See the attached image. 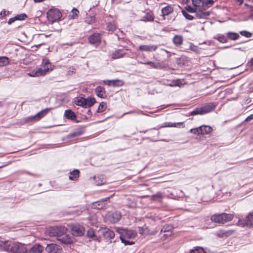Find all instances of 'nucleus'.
Wrapping results in <instances>:
<instances>
[{
	"mask_svg": "<svg viewBox=\"0 0 253 253\" xmlns=\"http://www.w3.org/2000/svg\"><path fill=\"white\" fill-rule=\"evenodd\" d=\"M248 66L250 68L253 70V58L251 59V60L248 63Z\"/></svg>",
	"mask_w": 253,
	"mask_h": 253,
	"instance_id": "obj_54",
	"label": "nucleus"
},
{
	"mask_svg": "<svg viewBox=\"0 0 253 253\" xmlns=\"http://www.w3.org/2000/svg\"><path fill=\"white\" fill-rule=\"evenodd\" d=\"M107 108V104L106 103L102 102L100 103L98 106L97 112L101 113L106 110Z\"/></svg>",
	"mask_w": 253,
	"mask_h": 253,
	"instance_id": "obj_28",
	"label": "nucleus"
},
{
	"mask_svg": "<svg viewBox=\"0 0 253 253\" xmlns=\"http://www.w3.org/2000/svg\"><path fill=\"white\" fill-rule=\"evenodd\" d=\"M101 232L103 237L106 239H111L115 237V233L109 229L104 228L101 230Z\"/></svg>",
	"mask_w": 253,
	"mask_h": 253,
	"instance_id": "obj_12",
	"label": "nucleus"
},
{
	"mask_svg": "<svg viewBox=\"0 0 253 253\" xmlns=\"http://www.w3.org/2000/svg\"><path fill=\"white\" fill-rule=\"evenodd\" d=\"M6 15V11L3 10L2 11H1L0 12V15L1 16H5Z\"/></svg>",
	"mask_w": 253,
	"mask_h": 253,
	"instance_id": "obj_58",
	"label": "nucleus"
},
{
	"mask_svg": "<svg viewBox=\"0 0 253 253\" xmlns=\"http://www.w3.org/2000/svg\"><path fill=\"white\" fill-rule=\"evenodd\" d=\"M112 215L113 217H116V218L113 221L114 222L118 221L121 218V215L117 212L113 213Z\"/></svg>",
	"mask_w": 253,
	"mask_h": 253,
	"instance_id": "obj_49",
	"label": "nucleus"
},
{
	"mask_svg": "<svg viewBox=\"0 0 253 253\" xmlns=\"http://www.w3.org/2000/svg\"><path fill=\"white\" fill-rule=\"evenodd\" d=\"M253 119V114L249 116L245 120V122H250Z\"/></svg>",
	"mask_w": 253,
	"mask_h": 253,
	"instance_id": "obj_55",
	"label": "nucleus"
},
{
	"mask_svg": "<svg viewBox=\"0 0 253 253\" xmlns=\"http://www.w3.org/2000/svg\"><path fill=\"white\" fill-rule=\"evenodd\" d=\"M173 11V8L171 5H168L164 7L162 9V13L163 16L168 15L171 13Z\"/></svg>",
	"mask_w": 253,
	"mask_h": 253,
	"instance_id": "obj_21",
	"label": "nucleus"
},
{
	"mask_svg": "<svg viewBox=\"0 0 253 253\" xmlns=\"http://www.w3.org/2000/svg\"><path fill=\"white\" fill-rule=\"evenodd\" d=\"M101 41L100 35L94 33L88 37V41L91 44L97 46L99 45Z\"/></svg>",
	"mask_w": 253,
	"mask_h": 253,
	"instance_id": "obj_11",
	"label": "nucleus"
},
{
	"mask_svg": "<svg viewBox=\"0 0 253 253\" xmlns=\"http://www.w3.org/2000/svg\"><path fill=\"white\" fill-rule=\"evenodd\" d=\"M95 103L94 98L88 97L84 98V108H88L93 105Z\"/></svg>",
	"mask_w": 253,
	"mask_h": 253,
	"instance_id": "obj_20",
	"label": "nucleus"
},
{
	"mask_svg": "<svg viewBox=\"0 0 253 253\" xmlns=\"http://www.w3.org/2000/svg\"><path fill=\"white\" fill-rule=\"evenodd\" d=\"M190 131L194 134H202V127L199 126L196 128H192L190 130Z\"/></svg>",
	"mask_w": 253,
	"mask_h": 253,
	"instance_id": "obj_33",
	"label": "nucleus"
},
{
	"mask_svg": "<svg viewBox=\"0 0 253 253\" xmlns=\"http://www.w3.org/2000/svg\"><path fill=\"white\" fill-rule=\"evenodd\" d=\"M46 15L48 20L52 23L60 20L62 17V13L58 9L56 8L49 9Z\"/></svg>",
	"mask_w": 253,
	"mask_h": 253,
	"instance_id": "obj_6",
	"label": "nucleus"
},
{
	"mask_svg": "<svg viewBox=\"0 0 253 253\" xmlns=\"http://www.w3.org/2000/svg\"><path fill=\"white\" fill-rule=\"evenodd\" d=\"M66 231L67 229L64 226H54L47 229L46 233L50 237H57L59 241L67 244L69 243V240L65 235Z\"/></svg>",
	"mask_w": 253,
	"mask_h": 253,
	"instance_id": "obj_1",
	"label": "nucleus"
},
{
	"mask_svg": "<svg viewBox=\"0 0 253 253\" xmlns=\"http://www.w3.org/2000/svg\"><path fill=\"white\" fill-rule=\"evenodd\" d=\"M107 30L110 32H113L116 29V25L115 22H109L107 26Z\"/></svg>",
	"mask_w": 253,
	"mask_h": 253,
	"instance_id": "obj_32",
	"label": "nucleus"
},
{
	"mask_svg": "<svg viewBox=\"0 0 253 253\" xmlns=\"http://www.w3.org/2000/svg\"><path fill=\"white\" fill-rule=\"evenodd\" d=\"M16 20H22L27 18V15L25 14H21L17 15L15 16Z\"/></svg>",
	"mask_w": 253,
	"mask_h": 253,
	"instance_id": "obj_44",
	"label": "nucleus"
},
{
	"mask_svg": "<svg viewBox=\"0 0 253 253\" xmlns=\"http://www.w3.org/2000/svg\"><path fill=\"white\" fill-rule=\"evenodd\" d=\"M105 207L104 201H99L92 204V208L97 209H102Z\"/></svg>",
	"mask_w": 253,
	"mask_h": 253,
	"instance_id": "obj_26",
	"label": "nucleus"
},
{
	"mask_svg": "<svg viewBox=\"0 0 253 253\" xmlns=\"http://www.w3.org/2000/svg\"><path fill=\"white\" fill-rule=\"evenodd\" d=\"M15 21H16V19H15V17L11 18L9 19V20L8 21V24L9 25H10Z\"/></svg>",
	"mask_w": 253,
	"mask_h": 253,
	"instance_id": "obj_56",
	"label": "nucleus"
},
{
	"mask_svg": "<svg viewBox=\"0 0 253 253\" xmlns=\"http://www.w3.org/2000/svg\"><path fill=\"white\" fill-rule=\"evenodd\" d=\"M238 224L242 226H251L253 225V212L250 213L245 219H240Z\"/></svg>",
	"mask_w": 253,
	"mask_h": 253,
	"instance_id": "obj_10",
	"label": "nucleus"
},
{
	"mask_svg": "<svg viewBox=\"0 0 253 253\" xmlns=\"http://www.w3.org/2000/svg\"><path fill=\"white\" fill-rule=\"evenodd\" d=\"M200 127H202V134H209L212 130V128L208 126H202Z\"/></svg>",
	"mask_w": 253,
	"mask_h": 253,
	"instance_id": "obj_30",
	"label": "nucleus"
},
{
	"mask_svg": "<svg viewBox=\"0 0 253 253\" xmlns=\"http://www.w3.org/2000/svg\"><path fill=\"white\" fill-rule=\"evenodd\" d=\"M183 41V38L181 35H175L172 39V42L173 44L177 47L182 45Z\"/></svg>",
	"mask_w": 253,
	"mask_h": 253,
	"instance_id": "obj_16",
	"label": "nucleus"
},
{
	"mask_svg": "<svg viewBox=\"0 0 253 253\" xmlns=\"http://www.w3.org/2000/svg\"><path fill=\"white\" fill-rule=\"evenodd\" d=\"M240 33L242 36H245L247 38H250L252 36V34L246 31H241Z\"/></svg>",
	"mask_w": 253,
	"mask_h": 253,
	"instance_id": "obj_47",
	"label": "nucleus"
},
{
	"mask_svg": "<svg viewBox=\"0 0 253 253\" xmlns=\"http://www.w3.org/2000/svg\"><path fill=\"white\" fill-rule=\"evenodd\" d=\"M213 109L214 107L211 105H207L193 110L191 112V115H203L211 112Z\"/></svg>",
	"mask_w": 253,
	"mask_h": 253,
	"instance_id": "obj_7",
	"label": "nucleus"
},
{
	"mask_svg": "<svg viewBox=\"0 0 253 253\" xmlns=\"http://www.w3.org/2000/svg\"><path fill=\"white\" fill-rule=\"evenodd\" d=\"M233 216L231 214L222 213L221 214H215L211 216V220L217 223L224 224L226 222L231 221Z\"/></svg>",
	"mask_w": 253,
	"mask_h": 253,
	"instance_id": "obj_4",
	"label": "nucleus"
},
{
	"mask_svg": "<svg viewBox=\"0 0 253 253\" xmlns=\"http://www.w3.org/2000/svg\"><path fill=\"white\" fill-rule=\"evenodd\" d=\"M74 102L77 105L81 106L84 108V98H77L75 100Z\"/></svg>",
	"mask_w": 253,
	"mask_h": 253,
	"instance_id": "obj_34",
	"label": "nucleus"
},
{
	"mask_svg": "<svg viewBox=\"0 0 253 253\" xmlns=\"http://www.w3.org/2000/svg\"><path fill=\"white\" fill-rule=\"evenodd\" d=\"M9 63L8 58L6 56L0 57V67L7 65Z\"/></svg>",
	"mask_w": 253,
	"mask_h": 253,
	"instance_id": "obj_25",
	"label": "nucleus"
},
{
	"mask_svg": "<svg viewBox=\"0 0 253 253\" xmlns=\"http://www.w3.org/2000/svg\"><path fill=\"white\" fill-rule=\"evenodd\" d=\"M192 1L195 7H204L202 0H192Z\"/></svg>",
	"mask_w": 253,
	"mask_h": 253,
	"instance_id": "obj_37",
	"label": "nucleus"
},
{
	"mask_svg": "<svg viewBox=\"0 0 253 253\" xmlns=\"http://www.w3.org/2000/svg\"><path fill=\"white\" fill-rule=\"evenodd\" d=\"M5 250L12 253H25L27 252V249L22 244L19 243H11L5 245Z\"/></svg>",
	"mask_w": 253,
	"mask_h": 253,
	"instance_id": "obj_5",
	"label": "nucleus"
},
{
	"mask_svg": "<svg viewBox=\"0 0 253 253\" xmlns=\"http://www.w3.org/2000/svg\"><path fill=\"white\" fill-rule=\"evenodd\" d=\"M44 248L40 245L37 244L32 247L29 250L27 249V253H42Z\"/></svg>",
	"mask_w": 253,
	"mask_h": 253,
	"instance_id": "obj_15",
	"label": "nucleus"
},
{
	"mask_svg": "<svg viewBox=\"0 0 253 253\" xmlns=\"http://www.w3.org/2000/svg\"><path fill=\"white\" fill-rule=\"evenodd\" d=\"M107 199H109V198H106L105 199H104V201H106Z\"/></svg>",
	"mask_w": 253,
	"mask_h": 253,
	"instance_id": "obj_63",
	"label": "nucleus"
},
{
	"mask_svg": "<svg viewBox=\"0 0 253 253\" xmlns=\"http://www.w3.org/2000/svg\"><path fill=\"white\" fill-rule=\"evenodd\" d=\"M44 0H34L35 2H40L44 1Z\"/></svg>",
	"mask_w": 253,
	"mask_h": 253,
	"instance_id": "obj_60",
	"label": "nucleus"
},
{
	"mask_svg": "<svg viewBox=\"0 0 253 253\" xmlns=\"http://www.w3.org/2000/svg\"><path fill=\"white\" fill-rule=\"evenodd\" d=\"M84 233V227L80 224H73L71 227V233L74 236H81Z\"/></svg>",
	"mask_w": 253,
	"mask_h": 253,
	"instance_id": "obj_9",
	"label": "nucleus"
},
{
	"mask_svg": "<svg viewBox=\"0 0 253 253\" xmlns=\"http://www.w3.org/2000/svg\"><path fill=\"white\" fill-rule=\"evenodd\" d=\"M204 7L205 6L212 5L214 3L213 0H202Z\"/></svg>",
	"mask_w": 253,
	"mask_h": 253,
	"instance_id": "obj_40",
	"label": "nucleus"
},
{
	"mask_svg": "<svg viewBox=\"0 0 253 253\" xmlns=\"http://www.w3.org/2000/svg\"><path fill=\"white\" fill-rule=\"evenodd\" d=\"M86 235L89 238H93L94 240H96L97 239L94 235V230L91 228H90L87 230V233H86Z\"/></svg>",
	"mask_w": 253,
	"mask_h": 253,
	"instance_id": "obj_36",
	"label": "nucleus"
},
{
	"mask_svg": "<svg viewBox=\"0 0 253 253\" xmlns=\"http://www.w3.org/2000/svg\"><path fill=\"white\" fill-rule=\"evenodd\" d=\"M231 234L230 231L220 230L217 232V235L219 237H223L224 236H227Z\"/></svg>",
	"mask_w": 253,
	"mask_h": 253,
	"instance_id": "obj_35",
	"label": "nucleus"
},
{
	"mask_svg": "<svg viewBox=\"0 0 253 253\" xmlns=\"http://www.w3.org/2000/svg\"><path fill=\"white\" fill-rule=\"evenodd\" d=\"M65 116L67 119L74 120L76 118L75 114L71 110H66L65 112Z\"/></svg>",
	"mask_w": 253,
	"mask_h": 253,
	"instance_id": "obj_23",
	"label": "nucleus"
},
{
	"mask_svg": "<svg viewBox=\"0 0 253 253\" xmlns=\"http://www.w3.org/2000/svg\"><path fill=\"white\" fill-rule=\"evenodd\" d=\"M126 55V52L122 49L115 50L112 54L111 58L113 59H117L123 57Z\"/></svg>",
	"mask_w": 253,
	"mask_h": 253,
	"instance_id": "obj_14",
	"label": "nucleus"
},
{
	"mask_svg": "<svg viewBox=\"0 0 253 253\" xmlns=\"http://www.w3.org/2000/svg\"><path fill=\"white\" fill-rule=\"evenodd\" d=\"M96 19L94 15H89L86 16L85 19V22L89 24L94 23L95 22Z\"/></svg>",
	"mask_w": 253,
	"mask_h": 253,
	"instance_id": "obj_31",
	"label": "nucleus"
},
{
	"mask_svg": "<svg viewBox=\"0 0 253 253\" xmlns=\"http://www.w3.org/2000/svg\"><path fill=\"white\" fill-rule=\"evenodd\" d=\"M185 58L183 57L176 59V62L177 64H183Z\"/></svg>",
	"mask_w": 253,
	"mask_h": 253,
	"instance_id": "obj_51",
	"label": "nucleus"
},
{
	"mask_svg": "<svg viewBox=\"0 0 253 253\" xmlns=\"http://www.w3.org/2000/svg\"><path fill=\"white\" fill-rule=\"evenodd\" d=\"M162 197V194L158 193L156 195L152 196V198L153 200H156L157 199H160Z\"/></svg>",
	"mask_w": 253,
	"mask_h": 253,
	"instance_id": "obj_52",
	"label": "nucleus"
},
{
	"mask_svg": "<svg viewBox=\"0 0 253 253\" xmlns=\"http://www.w3.org/2000/svg\"><path fill=\"white\" fill-rule=\"evenodd\" d=\"M217 39L222 43H225L227 41V38L224 35L219 36Z\"/></svg>",
	"mask_w": 253,
	"mask_h": 253,
	"instance_id": "obj_45",
	"label": "nucleus"
},
{
	"mask_svg": "<svg viewBox=\"0 0 253 253\" xmlns=\"http://www.w3.org/2000/svg\"><path fill=\"white\" fill-rule=\"evenodd\" d=\"M115 81H110V80L104 81V83L105 84H107L109 85H110L111 84V83H112L113 84H115Z\"/></svg>",
	"mask_w": 253,
	"mask_h": 253,
	"instance_id": "obj_57",
	"label": "nucleus"
},
{
	"mask_svg": "<svg viewBox=\"0 0 253 253\" xmlns=\"http://www.w3.org/2000/svg\"><path fill=\"white\" fill-rule=\"evenodd\" d=\"M168 126H172V125H171V126L169 125Z\"/></svg>",
	"mask_w": 253,
	"mask_h": 253,
	"instance_id": "obj_62",
	"label": "nucleus"
},
{
	"mask_svg": "<svg viewBox=\"0 0 253 253\" xmlns=\"http://www.w3.org/2000/svg\"><path fill=\"white\" fill-rule=\"evenodd\" d=\"M72 13H73V15H72V18L74 19L77 16L78 13H79V11L76 8H74L72 9Z\"/></svg>",
	"mask_w": 253,
	"mask_h": 253,
	"instance_id": "obj_50",
	"label": "nucleus"
},
{
	"mask_svg": "<svg viewBox=\"0 0 253 253\" xmlns=\"http://www.w3.org/2000/svg\"><path fill=\"white\" fill-rule=\"evenodd\" d=\"M158 45H141L139 47V50L141 51L152 52L156 50Z\"/></svg>",
	"mask_w": 253,
	"mask_h": 253,
	"instance_id": "obj_13",
	"label": "nucleus"
},
{
	"mask_svg": "<svg viewBox=\"0 0 253 253\" xmlns=\"http://www.w3.org/2000/svg\"><path fill=\"white\" fill-rule=\"evenodd\" d=\"M118 232L120 234V239L122 243L126 245H131L133 242H130L126 241L125 239H132L136 237V232L133 230H128L127 229L118 228Z\"/></svg>",
	"mask_w": 253,
	"mask_h": 253,
	"instance_id": "obj_2",
	"label": "nucleus"
},
{
	"mask_svg": "<svg viewBox=\"0 0 253 253\" xmlns=\"http://www.w3.org/2000/svg\"><path fill=\"white\" fill-rule=\"evenodd\" d=\"M49 110V109L46 108L44 110L41 111V112L38 113L34 116H33L32 119H35V120H39L40 119H41L44 116H45L48 112Z\"/></svg>",
	"mask_w": 253,
	"mask_h": 253,
	"instance_id": "obj_18",
	"label": "nucleus"
},
{
	"mask_svg": "<svg viewBox=\"0 0 253 253\" xmlns=\"http://www.w3.org/2000/svg\"><path fill=\"white\" fill-rule=\"evenodd\" d=\"M154 20V16L151 13H147L143 17L142 21H153Z\"/></svg>",
	"mask_w": 253,
	"mask_h": 253,
	"instance_id": "obj_27",
	"label": "nucleus"
},
{
	"mask_svg": "<svg viewBox=\"0 0 253 253\" xmlns=\"http://www.w3.org/2000/svg\"><path fill=\"white\" fill-rule=\"evenodd\" d=\"M171 229H172V226H171L168 225L167 227L164 226L162 229L161 232H167L168 233L167 234H166V235H168V236H169V235H171L170 231H171Z\"/></svg>",
	"mask_w": 253,
	"mask_h": 253,
	"instance_id": "obj_39",
	"label": "nucleus"
},
{
	"mask_svg": "<svg viewBox=\"0 0 253 253\" xmlns=\"http://www.w3.org/2000/svg\"><path fill=\"white\" fill-rule=\"evenodd\" d=\"M195 15L197 18L199 19H206L210 15V12L208 11H202L196 10Z\"/></svg>",
	"mask_w": 253,
	"mask_h": 253,
	"instance_id": "obj_19",
	"label": "nucleus"
},
{
	"mask_svg": "<svg viewBox=\"0 0 253 253\" xmlns=\"http://www.w3.org/2000/svg\"><path fill=\"white\" fill-rule=\"evenodd\" d=\"M75 68H74V67H71L69 69V70L68 71V73H67V74L68 75H72L73 74L75 73Z\"/></svg>",
	"mask_w": 253,
	"mask_h": 253,
	"instance_id": "obj_53",
	"label": "nucleus"
},
{
	"mask_svg": "<svg viewBox=\"0 0 253 253\" xmlns=\"http://www.w3.org/2000/svg\"><path fill=\"white\" fill-rule=\"evenodd\" d=\"M197 7H192L190 5H187L185 7V9L189 12L193 13L196 12L197 10Z\"/></svg>",
	"mask_w": 253,
	"mask_h": 253,
	"instance_id": "obj_41",
	"label": "nucleus"
},
{
	"mask_svg": "<svg viewBox=\"0 0 253 253\" xmlns=\"http://www.w3.org/2000/svg\"><path fill=\"white\" fill-rule=\"evenodd\" d=\"M95 92L96 95L100 98H104L106 96L105 89L102 86H97L95 89Z\"/></svg>",
	"mask_w": 253,
	"mask_h": 253,
	"instance_id": "obj_17",
	"label": "nucleus"
},
{
	"mask_svg": "<svg viewBox=\"0 0 253 253\" xmlns=\"http://www.w3.org/2000/svg\"><path fill=\"white\" fill-rule=\"evenodd\" d=\"M189 49L194 52L198 53L199 51V49L197 46L194 45L192 43H191Z\"/></svg>",
	"mask_w": 253,
	"mask_h": 253,
	"instance_id": "obj_46",
	"label": "nucleus"
},
{
	"mask_svg": "<svg viewBox=\"0 0 253 253\" xmlns=\"http://www.w3.org/2000/svg\"><path fill=\"white\" fill-rule=\"evenodd\" d=\"M182 13L183 14V15H184V16L188 20H192L193 19V16L189 14L188 13H187L185 11H184V10H183L182 11Z\"/></svg>",
	"mask_w": 253,
	"mask_h": 253,
	"instance_id": "obj_48",
	"label": "nucleus"
},
{
	"mask_svg": "<svg viewBox=\"0 0 253 253\" xmlns=\"http://www.w3.org/2000/svg\"><path fill=\"white\" fill-rule=\"evenodd\" d=\"M80 171L78 169H74L72 172H70L69 175V179L72 180H77L79 176Z\"/></svg>",
	"mask_w": 253,
	"mask_h": 253,
	"instance_id": "obj_22",
	"label": "nucleus"
},
{
	"mask_svg": "<svg viewBox=\"0 0 253 253\" xmlns=\"http://www.w3.org/2000/svg\"><path fill=\"white\" fill-rule=\"evenodd\" d=\"M227 36L229 39L231 40H236L239 37L237 33L233 32H228L227 34Z\"/></svg>",
	"mask_w": 253,
	"mask_h": 253,
	"instance_id": "obj_29",
	"label": "nucleus"
},
{
	"mask_svg": "<svg viewBox=\"0 0 253 253\" xmlns=\"http://www.w3.org/2000/svg\"><path fill=\"white\" fill-rule=\"evenodd\" d=\"M139 63L147 65H150L151 67H152L153 68H157L158 67V65H159V64H158L157 65L155 64L153 62H152L151 61H148V62H145V63L139 62Z\"/></svg>",
	"mask_w": 253,
	"mask_h": 253,
	"instance_id": "obj_43",
	"label": "nucleus"
},
{
	"mask_svg": "<svg viewBox=\"0 0 253 253\" xmlns=\"http://www.w3.org/2000/svg\"><path fill=\"white\" fill-rule=\"evenodd\" d=\"M42 64L43 65V69L42 68L38 69L36 71H32L28 75L31 77H38L45 75L49 70L50 64L49 60L46 59L42 60Z\"/></svg>",
	"mask_w": 253,
	"mask_h": 253,
	"instance_id": "obj_3",
	"label": "nucleus"
},
{
	"mask_svg": "<svg viewBox=\"0 0 253 253\" xmlns=\"http://www.w3.org/2000/svg\"><path fill=\"white\" fill-rule=\"evenodd\" d=\"M239 3V4L241 5L243 2V0H236Z\"/></svg>",
	"mask_w": 253,
	"mask_h": 253,
	"instance_id": "obj_59",
	"label": "nucleus"
},
{
	"mask_svg": "<svg viewBox=\"0 0 253 253\" xmlns=\"http://www.w3.org/2000/svg\"><path fill=\"white\" fill-rule=\"evenodd\" d=\"M179 80H173L171 81L170 83L167 84V85L169 86H179Z\"/></svg>",
	"mask_w": 253,
	"mask_h": 253,
	"instance_id": "obj_42",
	"label": "nucleus"
},
{
	"mask_svg": "<svg viewBox=\"0 0 253 253\" xmlns=\"http://www.w3.org/2000/svg\"><path fill=\"white\" fill-rule=\"evenodd\" d=\"M147 131V130H145V131H140V132H143V133H146Z\"/></svg>",
	"mask_w": 253,
	"mask_h": 253,
	"instance_id": "obj_61",
	"label": "nucleus"
},
{
	"mask_svg": "<svg viewBox=\"0 0 253 253\" xmlns=\"http://www.w3.org/2000/svg\"><path fill=\"white\" fill-rule=\"evenodd\" d=\"M139 232L140 234L142 235H147L150 234V230L148 229V227L146 225H144L143 227H139Z\"/></svg>",
	"mask_w": 253,
	"mask_h": 253,
	"instance_id": "obj_24",
	"label": "nucleus"
},
{
	"mask_svg": "<svg viewBox=\"0 0 253 253\" xmlns=\"http://www.w3.org/2000/svg\"><path fill=\"white\" fill-rule=\"evenodd\" d=\"M45 250L47 253H61L62 249L59 245L51 243L47 245Z\"/></svg>",
	"mask_w": 253,
	"mask_h": 253,
	"instance_id": "obj_8",
	"label": "nucleus"
},
{
	"mask_svg": "<svg viewBox=\"0 0 253 253\" xmlns=\"http://www.w3.org/2000/svg\"><path fill=\"white\" fill-rule=\"evenodd\" d=\"M190 253H206L204 249L201 247H197L194 250H192Z\"/></svg>",
	"mask_w": 253,
	"mask_h": 253,
	"instance_id": "obj_38",
	"label": "nucleus"
}]
</instances>
